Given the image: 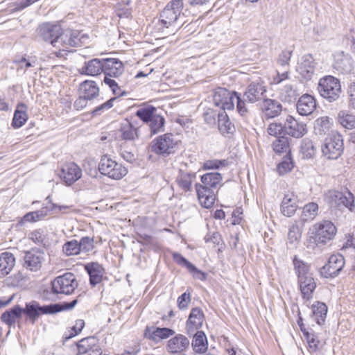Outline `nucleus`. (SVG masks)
Segmentation results:
<instances>
[{
	"label": "nucleus",
	"mask_w": 355,
	"mask_h": 355,
	"mask_svg": "<svg viewBox=\"0 0 355 355\" xmlns=\"http://www.w3.org/2000/svg\"><path fill=\"white\" fill-rule=\"evenodd\" d=\"M222 176L219 173H207L201 176V184L196 183L195 189L200 204L205 208L215 202V190L221 185Z\"/></svg>",
	"instance_id": "obj_1"
},
{
	"label": "nucleus",
	"mask_w": 355,
	"mask_h": 355,
	"mask_svg": "<svg viewBox=\"0 0 355 355\" xmlns=\"http://www.w3.org/2000/svg\"><path fill=\"white\" fill-rule=\"evenodd\" d=\"M184 7V0H171L159 14L158 21L159 30L166 33L173 34L180 25L179 19Z\"/></svg>",
	"instance_id": "obj_2"
},
{
	"label": "nucleus",
	"mask_w": 355,
	"mask_h": 355,
	"mask_svg": "<svg viewBox=\"0 0 355 355\" xmlns=\"http://www.w3.org/2000/svg\"><path fill=\"white\" fill-rule=\"evenodd\" d=\"M77 300L70 302L62 304H50L49 305H41L35 300L26 302L24 309V313L26 314L29 321L34 324L42 315L55 314L65 310L72 309L77 304Z\"/></svg>",
	"instance_id": "obj_3"
},
{
	"label": "nucleus",
	"mask_w": 355,
	"mask_h": 355,
	"mask_svg": "<svg viewBox=\"0 0 355 355\" xmlns=\"http://www.w3.org/2000/svg\"><path fill=\"white\" fill-rule=\"evenodd\" d=\"M293 264L302 297L309 300L313 297V293L316 288V283L309 271V266L296 257L293 259Z\"/></svg>",
	"instance_id": "obj_4"
},
{
	"label": "nucleus",
	"mask_w": 355,
	"mask_h": 355,
	"mask_svg": "<svg viewBox=\"0 0 355 355\" xmlns=\"http://www.w3.org/2000/svg\"><path fill=\"white\" fill-rule=\"evenodd\" d=\"M320 95L329 103L337 101L341 93L340 80L332 76H325L321 78L318 85Z\"/></svg>",
	"instance_id": "obj_5"
},
{
	"label": "nucleus",
	"mask_w": 355,
	"mask_h": 355,
	"mask_svg": "<svg viewBox=\"0 0 355 355\" xmlns=\"http://www.w3.org/2000/svg\"><path fill=\"white\" fill-rule=\"evenodd\" d=\"M324 200L332 209L342 210L344 208H347L352 211L354 207V196L349 191L343 193L338 191L330 190L326 193Z\"/></svg>",
	"instance_id": "obj_6"
},
{
	"label": "nucleus",
	"mask_w": 355,
	"mask_h": 355,
	"mask_svg": "<svg viewBox=\"0 0 355 355\" xmlns=\"http://www.w3.org/2000/svg\"><path fill=\"white\" fill-rule=\"evenodd\" d=\"M85 35L77 31L66 30L61 28V33L57 39L53 42V46L59 51H69L70 47L80 46L82 44V39Z\"/></svg>",
	"instance_id": "obj_7"
},
{
	"label": "nucleus",
	"mask_w": 355,
	"mask_h": 355,
	"mask_svg": "<svg viewBox=\"0 0 355 355\" xmlns=\"http://www.w3.org/2000/svg\"><path fill=\"white\" fill-rule=\"evenodd\" d=\"M343 149V137L338 132H332L322 146V154L329 159H337L342 155Z\"/></svg>",
	"instance_id": "obj_8"
},
{
	"label": "nucleus",
	"mask_w": 355,
	"mask_h": 355,
	"mask_svg": "<svg viewBox=\"0 0 355 355\" xmlns=\"http://www.w3.org/2000/svg\"><path fill=\"white\" fill-rule=\"evenodd\" d=\"M52 292L54 294L70 295L78 287V283L75 275L71 272H66L55 277L51 282Z\"/></svg>",
	"instance_id": "obj_9"
},
{
	"label": "nucleus",
	"mask_w": 355,
	"mask_h": 355,
	"mask_svg": "<svg viewBox=\"0 0 355 355\" xmlns=\"http://www.w3.org/2000/svg\"><path fill=\"white\" fill-rule=\"evenodd\" d=\"M98 171L102 175H106L114 180H120L124 177L128 170L121 164L117 163L107 155L101 157L98 164Z\"/></svg>",
	"instance_id": "obj_10"
},
{
	"label": "nucleus",
	"mask_w": 355,
	"mask_h": 355,
	"mask_svg": "<svg viewBox=\"0 0 355 355\" xmlns=\"http://www.w3.org/2000/svg\"><path fill=\"white\" fill-rule=\"evenodd\" d=\"M177 144L178 141L174 135L167 133L153 140L152 150L158 155L165 157L175 153Z\"/></svg>",
	"instance_id": "obj_11"
},
{
	"label": "nucleus",
	"mask_w": 355,
	"mask_h": 355,
	"mask_svg": "<svg viewBox=\"0 0 355 355\" xmlns=\"http://www.w3.org/2000/svg\"><path fill=\"white\" fill-rule=\"evenodd\" d=\"M315 234L313 238L314 243L318 245H324L332 240L336 234V227L329 220H324L315 225Z\"/></svg>",
	"instance_id": "obj_12"
},
{
	"label": "nucleus",
	"mask_w": 355,
	"mask_h": 355,
	"mask_svg": "<svg viewBox=\"0 0 355 355\" xmlns=\"http://www.w3.org/2000/svg\"><path fill=\"white\" fill-rule=\"evenodd\" d=\"M237 94L236 92H230L225 88L218 87L214 91L213 102L216 107L223 111L232 110L234 107V98Z\"/></svg>",
	"instance_id": "obj_13"
},
{
	"label": "nucleus",
	"mask_w": 355,
	"mask_h": 355,
	"mask_svg": "<svg viewBox=\"0 0 355 355\" xmlns=\"http://www.w3.org/2000/svg\"><path fill=\"white\" fill-rule=\"evenodd\" d=\"M345 266V259L341 254H333L328 262L321 268L320 274L325 278H334L339 275Z\"/></svg>",
	"instance_id": "obj_14"
},
{
	"label": "nucleus",
	"mask_w": 355,
	"mask_h": 355,
	"mask_svg": "<svg viewBox=\"0 0 355 355\" xmlns=\"http://www.w3.org/2000/svg\"><path fill=\"white\" fill-rule=\"evenodd\" d=\"M24 267L31 271H38L45 261V253L42 250L33 248L25 252Z\"/></svg>",
	"instance_id": "obj_15"
},
{
	"label": "nucleus",
	"mask_w": 355,
	"mask_h": 355,
	"mask_svg": "<svg viewBox=\"0 0 355 355\" xmlns=\"http://www.w3.org/2000/svg\"><path fill=\"white\" fill-rule=\"evenodd\" d=\"M196 178V173L191 170L180 168L175 178V184L182 193L193 191V182Z\"/></svg>",
	"instance_id": "obj_16"
},
{
	"label": "nucleus",
	"mask_w": 355,
	"mask_h": 355,
	"mask_svg": "<svg viewBox=\"0 0 355 355\" xmlns=\"http://www.w3.org/2000/svg\"><path fill=\"white\" fill-rule=\"evenodd\" d=\"M316 69V62L311 54L303 55L297 62V71L305 80H311Z\"/></svg>",
	"instance_id": "obj_17"
},
{
	"label": "nucleus",
	"mask_w": 355,
	"mask_h": 355,
	"mask_svg": "<svg viewBox=\"0 0 355 355\" xmlns=\"http://www.w3.org/2000/svg\"><path fill=\"white\" fill-rule=\"evenodd\" d=\"M189 340L182 334H177L167 342L166 350L170 354L186 355L185 352L189 349Z\"/></svg>",
	"instance_id": "obj_18"
},
{
	"label": "nucleus",
	"mask_w": 355,
	"mask_h": 355,
	"mask_svg": "<svg viewBox=\"0 0 355 355\" xmlns=\"http://www.w3.org/2000/svg\"><path fill=\"white\" fill-rule=\"evenodd\" d=\"M266 92V87L259 81H254L246 87L243 98L250 103H254L263 99Z\"/></svg>",
	"instance_id": "obj_19"
},
{
	"label": "nucleus",
	"mask_w": 355,
	"mask_h": 355,
	"mask_svg": "<svg viewBox=\"0 0 355 355\" xmlns=\"http://www.w3.org/2000/svg\"><path fill=\"white\" fill-rule=\"evenodd\" d=\"M82 177V169L74 162L65 164L60 173V178L69 186L73 184Z\"/></svg>",
	"instance_id": "obj_20"
},
{
	"label": "nucleus",
	"mask_w": 355,
	"mask_h": 355,
	"mask_svg": "<svg viewBox=\"0 0 355 355\" xmlns=\"http://www.w3.org/2000/svg\"><path fill=\"white\" fill-rule=\"evenodd\" d=\"M352 58L343 52L334 55V68L343 74H349L354 69Z\"/></svg>",
	"instance_id": "obj_21"
},
{
	"label": "nucleus",
	"mask_w": 355,
	"mask_h": 355,
	"mask_svg": "<svg viewBox=\"0 0 355 355\" xmlns=\"http://www.w3.org/2000/svg\"><path fill=\"white\" fill-rule=\"evenodd\" d=\"M39 37L45 42H49L53 46V42L57 39V36L61 33V26L49 23L43 24L39 26Z\"/></svg>",
	"instance_id": "obj_22"
},
{
	"label": "nucleus",
	"mask_w": 355,
	"mask_h": 355,
	"mask_svg": "<svg viewBox=\"0 0 355 355\" xmlns=\"http://www.w3.org/2000/svg\"><path fill=\"white\" fill-rule=\"evenodd\" d=\"M204 321V313L200 308H193L186 324L187 332L193 335L196 331L201 328Z\"/></svg>",
	"instance_id": "obj_23"
},
{
	"label": "nucleus",
	"mask_w": 355,
	"mask_h": 355,
	"mask_svg": "<svg viewBox=\"0 0 355 355\" xmlns=\"http://www.w3.org/2000/svg\"><path fill=\"white\" fill-rule=\"evenodd\" d=\"M260 108L265 119H272L278 116L282 111V104L271 98H263L260 105Z\"/></svg>",
	"instance_id": "obj_24"
},
{
	"label": "nucleus",
	"mask_w": 355,
	"mask_h": 355,
	"mask_svg": "<svg viewBox=\"0 0 355 355\" xmlns=\"http://www.w3.org/2000/svg\"><path fill=\"white\" fill-rule=\"evenodd\" d=\"M284 132L295 138L303 137L307 132L306 125L298 122L295 118L288 116L284 125Z\"/></svg>",
	"instance_id": "obj_25"
},
{
	"label": "nucleus",
	"mask_w": 355,
	"mask_h": 355,
	"mask_svg": "<svg viewBox=\"0 0 355 355\" xmlns=\"http://www.w3.org/2000/svg\"><path fill=\"white\" fill-rule=\"evenodd\" d=\"M103 73L105 77H119L124 71L123 62L117 58L103 59Z\"/></svg>",
	"instance_id": "obj_26"
},
{
	"label": "nucleus",
	"mask_w": 355,
	"mask_h": 355,
	"mask_svg": "<svg viewBox=\"0 0 355 355\" xmlns=\"http://www.w3.org/2000/svg\"><path fill=\"white\" fill-rule=\"evenodd\" d=\"M297 111L302 116L311 114L316 108V101L309 94H304L299 98L296 103Z\"/></svg>",
	"instance_id": "obj_27"
},
{
	"label": "nucleus",
	"mask_w": 355,
	"mask_h": 355,
	"mask_svg": "<svg viewBox=\"0 0 355 355\" xmlns=\"http://www.w3.org/2000/svg\"><path fill=\"white\" fill-rule=\"evenodd\" d=\"M103 59L94 58L84 63L79 69L80 74L95 76L103 72Z\"/></svg>",
	"instance_id": "obj_28"
},
{
	"label": "nucleus",
	"mask_w": 355,
	"mask_h": 355,
	"mask_svg": "<svg viewBox=\"0 0 355 355\" xmlns=\"http://www.w3.org/2000/svg\"><path fill=\"white\" fill-rule=\"evenodd\" d=\"M298 207L297 196L293 193H289L284 196L281 204V211L284 216L287 217L292 216Z\"/></svg>",
	"instance_id": "obj_29"
},
{
	"label": "nucleus",
	"mask_w": 355,
	"mask_h": 355,
	"mask_svg": "<svg viewBox=\"0 0 355 355\" xmlns=\"http://www.w3.org/2000/svg\"><path fill=\"white\" fill-rule=\"evenodd\" d=\"M15 257L9 252L0 254V278L6 277L15 266Z\"/></svg>",
	"instance_id": "obj_30"
},
{
	"label": "nucleus",
	"mask_w": 355,
	"mask_h": 355,
	"mask_svg": "<svg viewBox=\"0 0 355 355\" xmlns=\"http://www.w3.org/2000/svg\"><path fill=\"white\" fill-rule=\"evenodd\" d=\"M85 269L89 275V284L95 286L101 282L104 274V269L97 262H92L85 266Z\"/></svg>",
	"instance_id": "obj_31"
},
{
	"label": "nucleus",
	"mask_w": 355,
	"mask_h": 355,
	"mask_svg": "<svg viewBox=\"0 0 355 355\" xmlns=\"http://www.w3.org/2000/svg\"><path fill=\"white\" fill-rule=\"evenodd\" d=\"M175 334V331L169 328L164 327H156L151 331L149 327H146L144 331V336L146 338H149L156 343L159 342L162 339L167 338Z\"/></svg>",
	"instance_id": "obj_32"
},
{
	"label": "nucleus",
	"mask_w": 355,
	"mask_h": 355,
	"mask_svg": "<svg viewBox=\"0 0 355 355\" xmlns=\"http://www.w3.org/2000/svg\"><path fill=\"white\" fill-rule=\"evenodd\" d=\"M300 94L296 87L291 84H286L279 89V98L284 103H294Z\"/></svg>",
	"instance_id": "obj_33"
},
{
	"label": "nucleus",
	"mask_w": 355,
	"mask_h": 355,
	"mask_svg": "<svg viewBox=\"0 0 355 355\" xmlns=\"http://www.w3.org/2000/svg\"><path fill=\"white\" fill-rule=\"evenodd\" d=\"M119 132V137L125 141H135L139 137L137 128L128 120L121 123Z\"/></svg>",
	"instance_id": "obj_34"
},
{
	"label": "nucleus",
	"mask_w": 355,
	"mask_h": 355,
	"mask_svg": "<svg viewBox=\"0 0 355 355\" xmlns=\"http://www.w3.org/2000/svg\"><path fill=\"white\" fill-rule=\"evenodd\" d=\"M80 94L89 100L96 98L99 94V88L93 80H85L80 85Z\"/></svg>",
	"instance_id": "obj_35"
},
{
	"label": "nucleus",
	"mask_w": 355,
	"mask_h": 355,
	"mask_svg": "<svg viewBox=\"0 0 355 355\" xmlns=\"http://www.w3.org/2000/svg\"><path fill=\"white\" fill-rule=\"evenodd\" d=\"M218 126L223 135H232L235 131L234 125L230 121L225 111L218 113Z\"/></svg>",
	"instance_id": "obj_36"
},
{
	"label": "nucleus",
	"mask_w": 355,
	"mask_h": 355,
	"mask_svg": "<svg viewBox=\"0 0 355 355\" xmlns=\"http://www.w3.org/2000/svg\"><path fill=\"white\" fill-rule=\"evenodd\" d=\"M77 349L79 354L87 353L89 351L97 354L101 348L96 345V340L94 336L83 338L77 343Z\"/></svg>",
	"instance_id": "obj_37"
},
{
	"label": "nucleus",
	"mask_w": 355,
	"mask_h": 355,
	"mask_svg": "<svg viewBox=\"0 0 355 355\" xmlns=\"http://www.w3.org/2000/svg\"><path fill=\"white\" fill-rule=\"evenodd\" d=\"M24 309L16 305L12 309L5 311L1 317V320L9 326H14L17 320L21 318Z\"/></svg>",
	"instance_id": "obj_38"
},
{
	"label": "nucleus",
	"mask_w": 355,
	"mask_h": 355,
	"mask_svg": "<svg viewBox=\"0 0 355 355\" xmlns=\"http://www.w3.org/2000/svg\"><path fill=\"white\" fill-rule=\"evenodd\" d=\"M27 106L21 103L17 105L12 121L14 128H21L28 120Z\"/></svg>",
	"instance_id": "obj_39"
},
{
	"label": "nucleus",
	"mask_w": 355,
	"mask_h": 355,
	"mask_svg": "<svg viewBox=\"0 0 355 355\" xmlns=\"http://www.w3.org/2000/svg\"><path fill=\"white\" fill-rule=\"evenodd\" d=\"M337 119L339 124L345 129L353 130L355 128V114L349 110H340Z\"/></svg>",
	"instance_id": "obj_40"
},
{
	"label": "nucleus",
	"mask_w": 355,
	"mask_h": 355,
	"mask_svg": "<svg viewBox=\"0 0 355 355\" xmlns=\"http://www.w3.org/2000/svg\"><path fill=\"white\" fill-rule=\"evenodd\" d=\"M193 335V339L192 342V347L195 352L204 353L207 349V339L205 334L202 331H198Z\"/></svg>",
	"instance_id": "obj_41"
},
{
	"label": "nucleus",
	"mask_w": 355,
	"mask_h": 355,
	"mask_svg": "<svg viewBox=\"0 0 355 355\" xmlns=\"http://www.w3.org/2000/svg\"><path fill=\"white\" fill-rule=\"evenodd\" d=\"M312 312L314 320L318 324H322L324 322L327 316V306L323 302H317L312 305Z\"/></svg>",
	"instance_id": "obj_42"
},
{
	"label": "nucleus",
	"mask_w": 355,
	"mask_h": 355,
	"mask_svg": "<svg viewBox=\"0 0 355 355\" xmlns=\"http://www.w3.org/2000/svg\"><path fill=\"white\" fill-rule=\"evenodd\" d=\"M272 148L273 150L277 154L285 153L286 155H290L291 149L289 139L284 136L277 137L272 142Z\"/></svg>",
	"instance_id": "obj_43"
},
{
	"label": "nucleus",
	"mask_w": 355,
	"mask_h": 355,
	"mask_svg": "<svg viewBox=\"0 0 355 355\" xmlns=\"http://www.w3.org/2000/svg\"><path fill=\"white\" fill-rule=\"evenodd\" d=\"M331 119L328 116H322L315 121L314 130L317 134L326 135L331 128Z\"/></svg>",
	"instance_id": "obj_44"
},
{
	"label": "nucleus",
	"mask_w": 355,
	"mask_h": 355,
	"mask_svg": "<svg viewBox=\"0 0 355 355\" xmlns=\"http://www.w3.org/2000/svg\"><path fill=\"white\" fill-rule=\"evenodd\" d=\"M318 205L315 202H309L303 207L301 215L302 222L313 220L318 215Z\"/></svg>",
	"instance_id": "obj_45"
},
{
	"label": "nucleus",
	"mask_w": 355,
	"mask_h": 355,
	"mask_svg": "<svg viewBox=\"0 0 355 355\" xmlns=\"http://www.w3.org/2000/svg\"><path fill=\"white\" fill-rule=\"evenodd\" d=\"M300 153L304 159L313 158L316 153V149L311 140L309 139H304L302 141L300 146Z\"/></svg>",
	"instance_id": "obj_46"
},
{
	"label": "nucleus",
	"mask_w": 355,
	"mask_h": 355,
	"mask_svg": "<svg viewBox=\"0 0 355 355\" xmlns=\"http://www.w3.org/2000/svg\"><path fill=\"white\" fill-rule=\"evenodd\" d=\"M49 209L42 207L40 210L26 214L22 218L24 222L34 223L44 219L48 215Z\"/></svg>",
	"instance_id": "obj_47"
},
{
	"label": "nucleus",
	"mask_w": 355,
	"mask_h": 355,
	"mask_svg": "<svg viewBox=\"0 0 355 355\" xmlns=\"http://www.w3.org/2000/svg\"><path fill=\"white\" fill-rule=\"evenodd\" d=\"M157 109L155 107L149 105L148 107L139 109L136 112V115L143 121L149 123L155 115Z\"/></svg>",
	"instance_id": "obj_48"
},
{
	"label": "nucleus",
	"mask_w": 355,
	"mask_h": 355,
	"mask_svg": "<svg viewBox=\"0 0 355 355\" xmlns=\"http://www.w3.org/2000/svg\"><path fill=\"white\" fill-rule=\"evenodd\" d=\"M301 229L297 223L291 225L289 227L288 233V243L293 245V247H295L301 237Z\"/></svg>",
	"instance_id": "obj_49"
},
{
	"label": "nucleus",
	"mask_w": 355,
	"mask_h": 355,
	"mask_svg": "<svg viewBox=\"0 0 355 355\" xmlns=\"http://www.w3.org/2000/svg\"><path fill=\"white\" fill-rule=\"evenodd\" d=\"M304 336L309 345V350L315 352L318 350L320 342L313 332L304 331Z\"/></svg>",
	"instance_id": "obj_50"
},
{
	"label": "nucleus",
	"mask_w": 355,
	"mask_h": 355,
	"mask_svg": "<svg viewBox=\"0 0 355 355\" xmlns=\"http://www.w3.org/2000/svg\"><path fill=\"white\" fill-rule=\"evenodd\" d=\"M62 251L67 256L78 254L80 252L78 241L73 239L66 242L62 247Z\"/></svg>",
	"instance_id": "obj_51"
},
{
	"label": "nucleus",
	"mask_w": 355,
	"mask_h": 355,
	"mask_svg": "<svg viewBox=\"0 0 355 355\" xmlns=\"http://www.w3.org/2000/svg\"><path fill=\"white\" fill-rule=\"evenodd\" d=\"M293 166L294 165L291 155H286L283 160L278 164L277 171L279 175H284L291 171Z\"/></svg>",
	"instance_id": "obj_52"
},
{
	"label": "nucleus",
	"mask_w": 355,
	"mask_h": 355,
	"mask_svg": "<svg viewBox=\"0 0 355 355\" xmlns=\"http://www.w3.org/2000/svg\"><path fill=\"white\" fill-rule=\"evenodd\" d=\"M227 165L228 161L227 159H209L203 163L202 168L204 170L218 169Z\"/></svg>",
	"instance_id": "obj_53"
},
{
	"label": "nucleus",
	"mask_w": 355,
	"mask_h": 355,
	"mask_svg": "<svg viewBox=\"0 0 355 355\" xmlns=\"http://www.w3.org/2000/svg\"><path fill=\"white\" fill-rule=\"evenodd\" d=\"M149 123L151 132L156 134L163 128L164 125V119L159 114H155Z\"/></svg>",
	"instance_id": "obj_54"
},
{
	"label": "nucleus",
	"mask_w": 355,
	"mask_h": 355,
	"mask_svg": "<svg viewBox=\"0 0 355 355\" xmlns=\"http://www.w3.org/2000/svg\"><path fill=\"white\" fill-rule=\"evenodd\" d=\"M80 252H88L94 248V239L89 236H84L78 241Z\"/></svg>",
	"instance_id": "obj_55"
},
{
	"label": "nucleus",
	"mask_w": 355,
	"mask_h": 355,
	"mask_svg": "<svg viewBox=\"0 0 355 355\" xmlns=\"http://www.w3.org/2000/svg\"><path fill=\"white\" fill-rule=\"evenodd\" d=\"M245 101H246L244 99V98H241L239 93H237L234 98V102H236L237 111L241 116H245L248 112V109L245 105Z\"/></svg>",
	"instance_id": "obj_56"
},
{
	"label": "nucleus",
	"mask_w": 355,
	"mask_h": 355,
	"mask_svg": "<svg viewBox=\"0 0 355 355\" xmlns=\"http://www.w3.org/2000/svg\"><path fill=\"white\" fill-rule=\"evenodd\" d=\"M85 321L83 320H77L76 321V323L73 326V327L71 328V333H70V334L69 336H67L65 337L66 339H70L73 337H74L75 336L78 335V334H80L81 332V331L83 330V329L85 327Z\"/></svg>",
	"instance_id": "obj_57"
},
{
	"label": "nucleus",
	"mask_w": 355,
	"mask_h": 355,
	"mask_svg": "<svg viewBox=\"0 0 355 355\" xmlns=\"http://www.w3.org/2000/svg\"><path fill=\"white\" fill-rule=\"evenodd\" d=\"M267 131L270 135L277 137L284 131V126H282L281 123H272L268 125Z\"/></svg>",
	"instance_id": "obj_58"
},
{
	"label": "nucleus",
	"mask_w": 355,
	"mask_h": 355,
	"mask_svg": "<svg viewBox=\"0 0 355 355\" xmlns=\"http://www.w3.org/2000/svg\"><path fill=\"white\" fill-rule=\"evenodd\" d=\"M116 100V98H112L110 100L107 101L105 103L97 106L93 111V115L100 114L101 112H104L105 110L110 109L113 106V102Z\"/></svg>",
	"instance_id": "obj_59"
},
{
	"label": "nucleus",
	"mask_w": 355,
	"mask_h": 355,
	"mask_svg": "<svg viewBox=\"0 0 355 355\" xmlns=\"http://www.w3.org/2000/svg\"><path fill=\"white\" fill-rule=\"evenodd\" d=\"M28 238L32 240L35 244H42L44 240V235L43 232L40 230H36L31 232L28 234Z\"/></svg>",
	"instance_id": "obj_60"
},
{
	"label": "nucleus",
	"mask_w": 355,
	"mask_h": 355,
	"mask_svg": "<svg viewBox=\"0 0 355 355\" xmlns=\"http://www.w3.org/2000/svg\"><path fill=\"white\" fill-rule=\"evenodd\" d=\"M173 260L179 265L185 267L187 270L189 268H192V263L189 262L187 259L182 257L178 252H173L172 254Z\"/></svg>",
	"instance_id": "obj_61"
},
{
	"label": "nucleus",
	"mask_w": 355,
	"mask_h": 355,
	"mask_svg": "<svg viewBox=\"0 0 355 355\" xmlns=\"http://www.w3.org/2000/svg\"><path fill=\"white\" fill-rule=\"evenodd\" d=\"M191 302L190 294L187 293H182L178 298V306L180 309H186Z\"/></svg>",
	"instance_id": "obj_62"
},
{
	"label": "nucleus",
	"mask_w": 355,
	"mask_h": 355,
	"mask_svg": "<svg viewBox=\"0 0 355 355\" xmlns=\"http://www.w3.org/2000/svg\"><path fill=\"white\" fill-rule=\"evenodd\" d=\"M348 105L355 110V82L352 83L347 89Z\"/></svg>",
	"instance_id": "obj_63"
},
{
	"label": "nucleus",
	"mask_w": 355,
	"mask_h": 355,
	"mask_svg": "<svg viewBox=\"0 0 355 355\" xmlns=\"http://www.w3.org/2000/svg\"><path fill=\"white\" fill-rule=\"evenodd\" d=\"M85 171L90 176L95 177L97 175V171L96 167V163L94 161L89 159L86 160L83 164Z\"/></svg>",
	"instance_id": "obj_64"
}]
</instances>
